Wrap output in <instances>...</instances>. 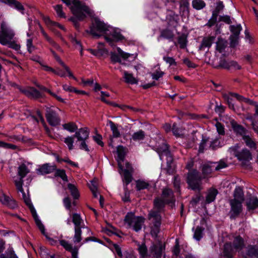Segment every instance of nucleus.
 Segmentation results:
<instances>
[{
  "label": "nucleus",
  "mask_w": 258,
  "mask_h": 258,
  "mask_svg": "<svg viewBox=\"0 0 258 258\" xmlns=\"http://www.w3.org/2000/svg\"><path fill=\"white\" fill-rule=\"evenodd\" d=\"M174 202L175 198L173 191L167 187L163 189L161 198H157L154 200V209L150 212L149 215V219L153 224L151 230L152 234L156 235L159 232L161 220L160 212L165 204Z\"/></svg>",
  "instance_id": "f257e3e1"
},
{
  "label": "nucleus",
  "mask_w": 258,
  "mask_h": 258,
  "mask_svg": "<svg viewBox=\"0 0 258 258\" xmlns=\"http://www.w3.org/2000/svg\"><path fill=\"white\" fill-rule=\"evenodd\" d=\"M90 33L95 37H99L101 34L105 35V38L110 45H113V41H118L123 38L122 35L116 29L98 19H95L90 29Z\"/></svg>",
  "instance_id": "f03ea898"
},
{
  "label": "nucleus",
  "mask_w": 258,
  "mask_h": 258,
  "mask_svg": "<svg viewBox=\"0 0 258 258\" xmlns=\"http://www.w3.org/2000/svg\"><path fill=\"white\" fill-rule=\"evenodd\" d=\"M215 164L213 162H208L203 165L202 169L203 177L197 170L190 171L187 174V182L190 188L192 190H200L201 189L202 179L206 178L213 171L215 170Z\"/></svg>",
  "instance_id": "7ed1b4c3"
},
{
  "label": "nucleus",
  "mask_w": 258,
  "mask_h": 258,
  "mask_svg": "<svg viewBox=\"0 0 258 258\" xmlns=\"http://www.w3.org/2000/svg\"><path fill=\"white\" fill-rule=\"evenodd\" d=\"M67 6L70 7V9L74 15L79 20H83L85 17V14H90V10L85 5L82 4L79 0H61Z\"/></svg>",
  "instance_id": "20e7f679"
},
{
  "label": "nucleus",
  "mask_w": 258,
  "mask_h": 258,
  "mask_svg": "<svg viewBox=\"0 0 258 258\" xmlns=\"http://www.w3.org/2000/svg\"><path fill=\"white\" fill-rule=\"evenodd\" d=\"M244 245L243 239L240 236H236L233 240L232 245L230 243L224 244L221 258H232L233 254L241 250Z\"/></svg>",
  "instance_id": "39448f33"
},
{
  "label": "nucleus",
  "mask_w": 258,
  "mask_h": 258,
  "mask_svg": "<svg viewBox=\"0 0 258 258\" xmlns=\"http://www.w3.org/2000/svg\"><path fill=\"white\" fill-rule=\"evenodd\" d=\"M124 221L128 228L138 232L141 230L145 219L142 216H136L133 212H129L125 216Z\"/></svg>",
  "instance_id": "423d86ee"
},
{
  "label": "nucleus",
  "mask_w": 258,
  "mask_h": 258,
  "mask_svg": "<svg viewBox=\"0 0 258 258\" xmlns=\"http://www.w3.org/2000/svg\"><path fill=\"white\" fill-rule=\"evenodd\" d=\"M15 35L13 30L8 27L6 23H2L0 31V43L2 45H7L14 40Z\"/></svg>",
  "instance_id": "0eeeda50"
},
{
  "label": "nucleus",
  "mask_w": 258,
  "mask_h": 258,
  "mask_svg": "<svg viewBox=\"0 0 258 258\" xmlns=\"http://www.w3.org/2000/svg\"><path fill=\"white\" fill-rule=\"evenodd\" d=\"M240 147L238 144L229 148L228 151L229 153L237 157L238 160L241 161H249L251 159V154L246 149H243L240 150Z\"/></svg>",
  "instance_id": "6e6552de"
},
{
  "label": "nucleus",
  "mask_w": 258,
  "mask_h": 258,
  "mask_svg": "<svg viewBox=\"0 0 258 258\" xmlns=\"http://www.w3.org/2000/svg\"><path fill=\"white\" fill-rule=\"evenodd\" d=\"M89 131L86 128H81L78 130L74 135V137L77 139V141L81 142L79 148L81 150L89 152V149L86 144V140L89 138Z\"/></svg>",
  "instance_id": "1a4fd4ad"
},
{
  "label": "nucleus",
  "mask_w": 258,
  "mask_h": 258,
  "mask_svg": "<svg viewBox=\"0 0 258 258\" xmlns=\"http://www.w3.org/2000/svg\"><path fill=\"white\" fill-rule=\"evenodd\" d=\"M22 192L23 195V198L24 200L25 203L28 206L29 208L30 211L31 212V214L35 221L36 224L38 227L39 229L41 231L42 234L45 235V228L44 225L42 224V223L41 222L40 220L39 219L37 215L36 211L33 207L31 200L28 197H27L26 196L25 193L24 191V190L23 189L22 191H20Z\"/></svg>",
  "instance_id": "9d476101"
},
{
  "label": "nucleus",
  "mask_w": 258,
  "mask_h": 258,
  "mask_svg": "<svg viewBox=\"0 0 258 258\" xmlns=\"http://www.w3.org/2000/svg\"><path fill=\"white\" fill-rule=\"evenodd\" d=\"M57 111H60L58 108H46V118L49 123L55 126L60 122V118L58 117Z\"/></svg>",
  "instance_id": "9b49d317"
},
{
  "label": "nucleus",
  "mask_w": 258,
  "mask_h": 258,
  "mask_svg": "<svg viewBox=\"0 0 258 258\" xmlns=\"http://www.w3.org/2000/svg\"><path fill=\"white\" fill-rule=\"evenodd\" d=\"M30 170L24 164H21L18 167V174L19 176V178L18 180H15V185L19 191L23 190V178L29 173Z\"/></svg>",
  "instance_id": "f8f14e48"
},
{
  "label": "nucleus",
  "mask_w": 258,
  "mask_h": 258,
  "mask_svg": "<svg viewBox=\"0 0 258 258\" xmlns=\"http://www.w3.org/2000/svg\"><path fill=\"white\" fill-rule=\"evenodd\" d=\"M230 210L229 212L231 218H235L237 217L242 211V202L236 201L235 200L229 201Z\"/></svg>",
  "instance_id": "ddd939ff"
},
{
  "label": "nucleus",
  "mask_w": 258,
  "mask_h": 258,
  "mask_svg": "<svg viewBox=\"0 0 258 258\" xmlns=\"http://www.w3.org/2000/svg\"><path fill=\"white\" fill-rule=\"evenodd\" d=\"M59 244L67 251L71 252L72 258H79V247L65 239L59 240Z\"/></svg>",
  "instance_id": "4468645a"
},
{
  "label": "nucleus",
  "mask_w": 258,
  "mask_h": 258,
  "mask_svg": "<svg viewBox=\"0 0 258 258\" xmlns=\"http://www.w3.org/2000/svg\"><path fill=\"white\" fill-rule=\"evenodd\" d=\"M119 169V172L123 176V180L127 185L132 181V173L134 171L133 168L128 162H126L125 163V169H124L122 168V170L120 168Z\"/></svg>",
  "instance_id": "2eb2a0df"
},
{
  "label": "nucleus",
  "mask_w": 258,
  "mask_h": 258,
  "mask_svg": "<svg viewBox=\"0 0 258 258\" xmlns=\"http://www.w3.org/2000/svg\"><path fill=\"white\" fill-rule=\"evenodd\" d=\"M230 30L232 35L230 36V45L232 46H235L238 43L239 35L242 30L240 25H231Z\"/></svg>",
  "instance_id": "dca6fc26"
},
{
  "label": "nucleus",
  "mask_w": 258,
  "mask_h": 258,
  "mask_svg": "<svg viewBox=\"0 0 258 258\" xmlns=\"http://www.w3.org/2000/svg\"><path fill=\"white\" fill-rule=\"evenodd\" d=\"M165 247L161 243L153 244L149 249L150 254L156 258H161L164 253Z\"/></svg>",
  "instance_id": "f3484780"
},
{
  "label": "nucleus",
  "mask_w": 258,
  "mask_h": 258,
  "mask_svg": "<svg viewBox=\"0 0 258 258\" xmlns=\"http://www.w3.org/2000/svg\"><path fill=\"white\" fill-rule=\"evenodd\" d=\"M245 205L247 210L253 213L258 210V198L256 196H250L246 199Z\"/></svg>",
  "instance_id": "a211bd4d"
},
{
  "label": "nucleus",
  "mask_w": 258,
  "mask_h": 258,
  "mask_svg": "<svg viewBox=\"0 0 258 258\" xmlns=\"http://www.w3.org/2000/svg\"><path fill=\"white\" fill-rule=\"evenodd\" d=\"M70 218L72 219V222L75 225L74 228H85V225L83 220L82 219L80 214L76 213H69Z\"/></svg>",
  "instance_id": "6ab92c4d"
},
{
  "label": "nucleus",
  "mask_w": 258,
  "mask_h": 258,
  "mask_svg": "<svg viewBox=\"0 0 258 258\" xmlns=\"http://www.w3.org/2000/svg\"><path fill=\"white\" fill-rule=\"evenodd\" d=\"M55 170L56 166L55 165H50V164L46 163L40 166L39 168L37 169V172L39 174L44 175L52 173Z\"/></svg>",
  "instance_id": "aec40b11"
},
{
  "label": "nucleus",
  "mask_w": 258,
  "mask_h": 258,
  "mask_svg": "<svg viewBox=\"0 0 258 258\" xmlns=\"http://www.w3.org/2000/svg\"><path fill=\"white\" fill-rule=\"evenodd\" d=\"M25 95L31 98H39L42 97L41 93L34 88H29L22 90Z\"/></svg>",
  "instance_id": "412c9836"
},
{
  "label": "nucleus",
  "mask_w": 258,
  "mask_h": 258,
  "mask_svg": "<svg viewBox=\"0 0 258 258\" xmlns=\"http://www.w3.org/2000/svg\"><path fill=\"white\" fill-rule=\"evenodd\" d=\"M116 152L117 154V161L119 168L122 170L121 162L123 161L125 156V148L122 146H118L117 147Z\"/></svg>",
  "instance_id": "4be33fe9"
},
{
  "label": "nucleus",
  "mask_w": 258,
  "mask_h": 258,
  "mask_svg": "<svg viewBox=\"0 0 258 258\" xmlns=\"http://www.w3.org/2000/svg\"><path fill=\"white\" fill-rule=\"evenodd\" d=\"M123 75V78L124 82L127 84H137L138 81L137 79L134 77L132 74L128 73L126 71L121 70Z\"/></svg>",
  "instance_id": "5701e85b"
},
{
  "label": "nucleus",
  "mask_w": 258,
  "mask_h": 258,
  "mask_svg": "<svg viewBox=\"0 0 258 258\" xmlns=\"http://www.w3.org/2000/svg\"><path fill=\"white\" fill-rule=\"evenodd\" d=\"M0 202L3 205H6L12 209L15 208L16 206L15 202L14 200L4 194L0 197Z\"/></svg>",
  "instance_id": "b1692460"
},
{
  "label": "nucleus",
  "mask_w": 258,
  "mask_h": 258,
  "mask_svg": "<svg viewBox=\"0 0 258 258\" xmlns=\"http://www.w3.org/2000/svg\"><path fill=\"white\" fill-rule=\"evenodd\" d=\"M234 198L232 200H235L236 201H240L243 202L244 200V194L242 188L240 186H236L234 189L233 193Z\"/></svg>",
  "instance_id": "393cba45"
},
{
  "label": "nucleus",
  "mask_w": 258,
  "mask_h": 258,
  "mask_svg": "<svg viewBox=\"0 0 258 258\" xmlns=\"http://www.w3.org/2000/svg\"><path fill=\"white\" fill-rule=\"evenodd\" d=\"M230 123L234 132L237 134L243 136V137L245 136L246 130L244 128H243L241 125L237 124L234 120H231L230 121Z\"/></svg>",
  "instance_id": "a878e982"
},
{
  "label": "nucleus",
  "mask_w": 258,
  "mask_h": 258,
  "mask_svg": "<svg viewBox=\"0 0 258 258\" xmlns=\"http://www.w3.org/2000/svg\"><path fill=\"white\" fill-rule=\"evenodd\" d=\"M215 40V37L209 36L203 38L201 46L200 49H203L205 48H209L211 46L212 44L214 43Z\"/></svg>",
  "instance_id": "bb28decb"
},
{
  "label": "nucleus",
  "mask_w": 258,
  "mask_h": 258,
  "mask_svg": "<svg viewBox=\"0 0 258 258\" xmlns=\"http://www.w3.org/2000/svg\"><path fill=\"white\" fill-rule=\"evenodd\" d=\"M103 43H99L98 44V48L97 49H88L87 50L92 54L100 56L103 55L106 52L105 49L103 47Z\"/></svg>",
  "instance_id": "cd10ccee"
},
{
  "label": "nucleus",
  "mask_w": 258,
  "mask_h": 258,
  "mask_svg": "<svg viewBox=\"0 0 258 258\" xmlns=\"http://www.w3.org/2000/svg\"><path fill=\"white\" fill-rule=\"evenodd\" d=\"M145 136V132L142 130H139L133 134L131 140L136 142H140L144 140Z\"/></svg>",
  "instance_id": "c85d7f7f"
},
{
  "label": "nucleus",
  "mask_w": 258,
  "mask_h": 258,
  "mask_svg": "<svg viewBox=\"0 0 258 258\" xmlns=\"http://www.w3.org/2000/svg\"><path fill=\"white\" fill-rule=\"evenodd\" d=\"M82 228H74V235L73 236V240L74 243H79L81 241L82 238Z\"/></svg>",
  "instance_id": "c756f323"
},
{
  "label": "nucleus",
  "mask_w": 258,
  "mask_h": 258,
  "mask_svg": "<svg viewBox=\"0 0 258 258\" xmlns=\"http://www.w3.org/2000/svg\"><path fill=\"white\" fill-rule=\"evenodd\" d=\"M218 191L217 189L214 188L210 189L208 191V192L206 198V203L209 204L213 202L215 200Z\"/></svg>",
  "instance_id": "7c9ffc66"
},
{
  "label": "nucleus",
  "mask_w": 258,
  "mask_h": 258,
  "mask_svg": "<svg viewBox=\"0 0 258 258\" xmlns=\"http://www.w3.org/2000/svg\"><path fill=\"white\" fill-rule=\"evenodd\" d=\"M247 254L252 258H258V246H249L247 247Z\"/></svg>",
  "instance_id": "2f4dec72"
},
{
  "label": "nucleus",
  "mask_w": 258,
  "mask_h": 258,
  "mask_svg": "<svg viewBox=\"0 0 258 258\" xmlns=\"http://www.w3.org/2000/svg\"><path fill=\"white\" fill-rule=\"evenodd\" d=\"M189 6V4L188 3V0H182L180 3V13L182 15H184L185 13H188V8Z\"/></svg>",
  "instance_id": "473e14b6"
},
{
  "label": "nucleus",
  "mask_w": 258,
  "mask_h": 258,
  "mask_svg": "<svg viewBox=\"0 0 258 258\" xmlns=\"http://www.w3.org/2000/svg\"><path fill=\"white\" fill-rule=\"evenodd\" d=\"M7 3L14 7L22 14H24V8L21 3L16 0H7Z\"/></svg>",
  "instance_id": "72a5a7b5"
},
{
  "label": "nucleus",
  "mask_w": 258,
  "mask_h": 258,
  "mask_svg": "<svg viewBox=\"0 0 258 258\" xmlns=\"http://www.w3.org/2000/svg\"><path fill=\"white\" fill-rule=\"evenodd\" d=\"M108 123L112 132L113 137L114 138H119L120 136V133L117 125L111 120L108 121Z\"/></svg>",
  "instance_id": "f704fd0d"
},
{
  "label": "nucleus",
  "mask_w": 258,
  "mask_h": 258,
  "mask_svg": "<svg viewBox=\"0 0 258 258\" xmlns=\"http://www.w3.org/2000/svg\"><path fill=\"white\" fill-rule=\"evenodd\" d=\"M62 127L64 130H66L70 133H74L78 130L77 124L73 122H70L62 124Z\"/></svg>",
  "instance_id": "c9c22d12"
},
{
  "label": "nucleus",
  "mask_w": 258,
  "mask_h": 258,
  "mask_svg": "<svg viewBox=\"0 0 258 258\" xmlns=\"http://www.w3.org/2000/svg\"><path fill=\"white\" fill-rule=\"evenodd\" d=\"M68 187L74 199H79L80 197V194L77 187L74 184L69 183L68 184Z\"/></svg>",
  "instance_id": "e433bc0d"
},
{
  "label": "nucleus",
  "mask_w": 258,
  "mask_h": 258,
  "mask_svg": "<svg viewBox=\"0 0 258 258\" xmlns=\"http://www.w3.org/2000/svg\"><path fill=\"white\" fill-rule=\"evenodd\" d=\"M227 45V41L221 38H219L216 42V49L221 52L225 48Z\"/></svg>",
  "instance_id": "4c0bfd02"
},
{
  "label": "nucleus",
  "mask_w": 258,
  "mask_h": 258,
  "mask_svg": "<svg viewBox=\"0 0 258 258\" xmlns=\"http://www.w3.org/2000/svg\"><path fill=\"white\" fill-rule=\"evenodd\" d=\"M165 148L161 152L160 154H159L160 158L162 159L164 157H166V160L168 161H171L172 160V157L171 156L170 153L168 150V147L166 145H164Z\"/></svg>",
  "instance_id": "58836bf2"
},
{
  "label": "nucleus",
  "mask_w": 258,
  "mask_h": 258,
  "mask_svg": "<svg viewBox=\"0 0 258 258\" xmlns=\"http://www.w3.org/2000/svg\"><path fill=\"white\" fill-rule=\"evenodd\" d=\"M136 182V188L137 190H141L142 189L148 188L149 184L148 182L143 180H138Z\"/></svg>",
  "instance_id": "ea45409f"
},
{
  "label": "nucleus",
  "mask_w": 258,
  "mask_h": 258,
  "mask_svg": "<svg viewBox=\"0 0 258 258\" xmlns=\"http://www.w3.org/2000/svg\"><path fill=\"white\" fill-rule=\"evenodd\" d=\"M192 6L196 10H200L206 6V4L203 0H193Z\"/></svg>",
  "instance_id": "a19ab883"
},
{
  "label": "nucleus",
  "mask_w": 258,
  "mask_h": 258,
  "mask_svg": "<svg viewBox=\"0 0 258 258\" xmlns=\"http://www.w3.org/2000/svg\"><path fill=\"white\" fill-rule=\"evenodd\" d=\"M246 145L251 149L256 148V144L255 142L248 136H244L243 137Z\"/></svg>",
  "instance_id": "79ce46f5"
},
{
  "label": "nucleus",
  "mask_w": 258,
  "mask_h": 258,
  "mask_svg": "<svg viewBox=\"0 0 258 258\" xmlns=\"http://www.w3.org/2000/svg\"><path fill=\"white\" fill-rule=\"evenodd\" d=\"M215 163L214 169L215 171L220 170L227 167V164L224 160H221L218 162H213Z\"/></svg>",
  "instance_id": "37998d69"
},
{
  "label": "nucleus",
  "mask_w": 258,
  "mask_h": 258,
  "mask_svg": "<svg viewBox=\"0 0 258 258\" xmlns=\"http://www.w3.org/2000/svg\"><path fill=\"white\" fill-rule=\"evenodd\" d=\"M204 229L200 226H198L194 234V238L198 241H199L203 237V232Z\"/></svg>",
  "instance_id": "c03bdc74"
},
{
  "label": "nucleus",
  "mask_w": 258,
  "mask_h": 258,
  "mask_svg": "<svg viewBox=\"0 0 258 258\" xmlns=\"http://www.w3.org/2000/svg\"><path fill=\"white\" fill-rule=\"evenodd\" d=\"M187 42V37L185 35H181L178 38V43L181 48L183 49L186 47Z\"/></svg>",
  "instance_id": "a18cd8bd"
},
{
  "label": "nucleus",
  "mask_w": 258,
  "mask_h": 258,
  "mask_svg": "<svg viewBox=\"0 0 258 258\" xmlns=\"http://www.w3.org/2000/svg\"><path fill=\"white\" fill-rule=\"evenodd\" d=\"M63 142L67 145L69 149L72 150L74 149V137L68 136L64 139Z\"/></svg>",
  "instance_id": "49530a36"
},
{
  "label": "nucleus",
  "mask_w": 258,
  "mask_h": 258,
  "mask_svg": "<svg viewBox=\"0 0 258 258\" xmlns=\"http://www.w3.org/2000/svg\"><path fill=\"white\" fill-rule=\"evenodd\" d=\"M53 8L55 10L58 17L60 18H66V15L62 11V6L61 5H57L53 6Z\"/></svg>",
  "instance_id": "de8ad7c7"
},
{
  "label": "nucleus",
  "mask_w": 258,
  "mask_h": 258,
  "mask_svg": "<svg viewBox=\"0 0 258 258\" xmlns=\"http://www.w3.org/2000/svg\"><path fill=\"white\" fill-rule=\"evenodd\" d=\"M55 170V176L60 177L63 181H68V177L64 170L56 169Z\"/></svg>",
  "instance_id": "09e8293b"
},
{
  "label": "nucleus",
  "mask_w": 258,
  "mask_h": 258,
  "mask_svg": "<svg viewBox=\"0 0 258 258\" xmlns=\"http://www.w3.org/2000/svg\"><path fill=\"white\" fill-rule=\"evenodd\" d=\"M164 75V73L159 69L152 73L151 77L153 80H158L160 78H162Z\"/></svg>",
  "instance_id": "8fccbe9b"
},
{
  "label": "nucleus",
  "mask_w": 258,
  "mask_h": 258,
  "mask_svg": "<svg viewBox=\"0 0 258 258\" xmlns=\"http://www.w3.org/2000/svg\"><path fill=\"white\" fill-rule=\"evenodd\" d=\"M57 60L59 62V63L63 67L66 72L68 73V76L70 77L73 78V79L76 80V78L73 76V74L70 70L69 68L63 63V62L60 59V58L57 57Z\"/></svg>",
  "instance_id": "3c124183"
},
{
  "label": "nucleus",
  "mask_w": 258,
  "mask_h": 258,
  "mask_svg": "<svg viewBox=\"0 0 258 258\" xmlns=\"http://www.w3.org/2000/svg\"><path fill=\"white\" fill-rule=\"evenodd\" d=\"M138 250L142 257H145L147 255V248L144 244L140 245L138 247Z\"/></svg>",
  "instance_id": "603ef678"
},
{
  "label": "nucleus",
  "mask_w": 258,
  "mask_h": 258,
  "mask_svg": "<svg viewBox=\"0 0 258 258\" xmlns=\"http://www.w3.org/2000/svg\"><path fill=\"white\" fill-rule=\"evenodd\" d=\"M215 126L216 127L217 131L219 135H224L225 129L223 125H222L221 123L217 122L215 124Z\"/></svg>",
  "instance_id": "864d4df0"
},
{
  "label": "nucleus",
  "mask_w": 258,
  "mask_h": 258,
  "mask_svg": "<svg viewBox=\"0 0 258 258\" xmlns=\"http://www.w3.org/2000/svg\"><path fill=\"white\" fill-rule=\"evenodd\" d=\"M161 36L166 39H172L173 37V34L171 31L165 30L162 31Z\"/></svg>",
  "instance_id": "5fc2aeb1"
},
{
  "label": "nucleus",
  "mask_w": 258,
  "mask_h": 258,
  "mask_svg": "<svg viewBox=\"0 0 258 258\" xmlns=\"http://www.w3.org/2000/svg\"><path fill=\"white\" fill-rule=\"evenodd\" d=\"M63 205L66 209L70 211H71V202L69 198L66 197L63 200Z\"/></svg>",
  "instance_id": "6e6d98bb"
},
{
  "label": "nucleus",
  "mask_w": 258,
  "mask_h": 258,
  "mask_svg": "<svg viewBox=\"0 0 258 258\" xmlns=\"http://www.w3.org/2000/svg\"><path fill=\"white\" fill-rule=\"evenodd\" d=\"M39 27L40 29V31L43 36L45 38V39L51 44L55 45V43L53 42V41L47 35V34L45 33L44 29L42 28L41 26L39 25Z\"/></svg>",
  "instance_id": "4d7b16f0"
},
{
  "label": "nucleus",
  "mask_w": 258,
  "mask_h": 258,
  "mask_svg": "<svg viewBox=\"0 0 258 258\" xmlns=\"http://www.w3.org/2000/svg\"><path fill=\"white\" fill-rule=\"evenodd\" d=\"M39 253L42 257L47 258L48 257V250L44 247H40L39 248Z\"/></svg>",
  "instance_id": "13d9d810"
},
{
  "label": "nucleus",
  "mask_w": 258,
  "mask_h": 258,
  "mask_svg": "<svg viewBox=\"0 0 258 258\" xmlns=\"http://www.w3.org/2000/svg\"><path fill=\"white\" fill-rule=\"evenodd\" d=\"M47 93L56 99L58 101L62 103L66 102L64 99L62 98L60 96L57 95L56 93L52 92L51 90H48Z\"/></svg>",
  "instance_id": "bf43d9fd"
},
{
  "label": "nucleus",
  "mask_w": 258,
  "mask_h": 258,
  "mask_svg": "<svg viewBox=\"0 0 258 258\" xmlns=\"http://www.w3.org/2000/svg\"><path fill=\"white\" fill-rule=\"evenodd\" d=\"M163 60L167 63H168L170 66L172 65H176V62L175 61V59L169 56H164Z\"/></svg>",
  "instance_id": "052dcab7"
},
{
  "label": "nucleus",
  "mask_w": 258,
  "mask_h": 258,
  "mask_svg": "<svg viewBox=\"0 0 258 258\" xmlns=\"http://www.w3.org/2000/svg\"><path fill=\"white\" fill-rule=\"evenodd\" d=\"M26 45L27 47V50L29 52H32L35 49L34 46L32 43V39H28L27 40Z\"/></svg>",
  "instance_id": "680f3d73"
},
{
  "label": "nucleus",
  "mask_w": 258,
  "mask_h": 258,
  "mask_svg": "<svg viewBox=\"0 0 258 258\" xmlns=\"http://www.w3.org/2000/svg\"><path fill=\"white\" fill-rule=\"evenodd\" d=\"M208 141V139H202L201 142L199 145V152L200 153H203L205 150L206 144Z\"/></svg>",
  "instance_id": "e2e57ef3"
},
{
  "label": "nucleus",
  "mask_w": 258,
  "mask_h": 258,
  "mask_svg": "<svg viewBox=\"0 0 258 258\" xmlns=\"http://www.w3.org/2000/svg\"><path fill=\"white\" fill-rule=\"evenodd\" d=\"M94 140L97 143L98 145H100L101 147H103L104 144L102 141V136L100 135H96V136L93 137Z\"/></svg>",
  "instance_id": "0e129e2a"
},
{
  "label": "nucleus",
  "mask_w": 258,
  "mask_h": 258,
  "mask_svg": "<svg viewBox=\"0 0 258 258\" xmlns=\"http://www.w3.org/2000/svg\"><path fill=\"white\" fill-rule=\"evenodd\" d=\"M8 45L10 48H13L16 50H18L20 48V45L17 44L13 40L11 41Z\"/></svg>",
  "instance_id": "69168bd1"
},
{
  "label": "nucleus",
  "mask_w": 258,
  "mask_h": 258,
  "mask_svg": "<svg viewBox=\"0 0 258 258\" xmlns=\"http://www.w3.org/2000/svg\"><path fill=\"white\" fill-rule=\"evenodd\" d=\"M217 21V15L213 14L212 18L209 20L208 22L207 23L206 25L209 27H211L213 26Z\"/></svg>",
  "instance_id": "338daca9"
},
{
  "label": "nucleus",
  "mask_w": 258,
  "mask_h": 258,
  "mask_svg": "<svg viewBox=\"0 0 258 258\" xmlns=\"http://www.w3.org/2000/svg\"><path fill=\"white\" fill-rule=\"evenodd\" d=\"M113 247L114 248V250L116 252V253L117 254V255L121 258L123 256V254L121 252V248L119 245H118L116 244H113Z\"/></svg>",
  "instance_id": "774afa93"
}]
</instances>
